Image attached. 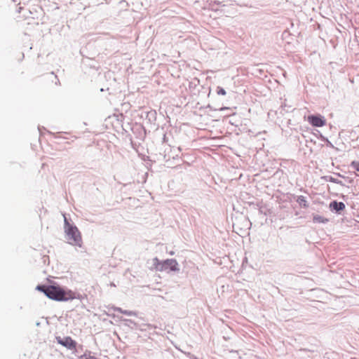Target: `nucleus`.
<instances>
[{
	"label": "nucleus",
	"instance_id": "obj_4",
	"mask_svg": "<svg viewBox=\"0 0 359 359\" xmlns=\"http://www.w3.org/2000/svg\"><path fill=\"white\" fill-rule=\"evenodd\" d=\"M309 123L314 127H323L326 124L325 118L321 115H311L307 118Z\"/></svg>",
	"mask_w": 359,
	"mask_h": 359
},
{
	"label": "nucleus",
	"instance_id": "obj_1",
	"mask_svg": "<svg viewBox=\"0 0 359 359\" xmlns=\"http://www.w3.org/2000/svg\"><path fill=\"white\" fill-rule=\"evenodd\" d=\"M36 290L43 292L49 299L58 302L68 301L74 297L72 291H66L60 286L38 285Z\"/></svg>",
	"mask_w": 359,
	"mask_h": 359
},
{
	"label": "nucleus",
	"instance_id": "obj_8",
	"mask_svg": "<svg viewBox=\"0 0 359 359\" xmlns=\"http://www.w3.org/2000/svg\"><path fill=\"white\" fill-rule=\"evenodd\" d=\"M297 202L304 208L308 207V202L306 201V198L304 196H299L297 197Z\"/></svg>",
	"mask_w": 359,
	"mask_h": 359
},
{
	"label": "nucleus",
	"instance_id": "obj_5",
	"mask_svg": "<svg viewBox=\"0 0 359 359\" xmlns=\"http://www.w3.org/2000/svg\"><path fill=\"white\" fill-rule=\"evenodd\" d=\"M170 269L172 271H179L178 263L174 259H166L161 264V271Z\"/></svg>",
	"mask_w": 359,
	"mask_h": 359
},
{
	"label": "nucleus",
	"instance_id": "obj_9",
	"mask_svg": "<svg viewBox=\"0 0 359 359\" xmlns=\"http://www.w3.org/2000/svg\"><path fill=\"white\" fill-rule=\"evenodd\" d=\"M217 93L218 95H225L226 93V91H225V90L224 88H222V87L218 86L217 88Z\"/></svg>",
	"mask_w": 359,
	"mask_h": 359
},
{
	"label": "nucleus",
	"instance_id": "obj_10",
	"mask_svg": "<svg viewBox=\"0 0 359 359\" xmlns=\"http://www.w3.org/2000/svg\"><path fill=\"white\" fill-rule=\"evenodd\" d=\"M351 166L356 170L357 171H359V162L358 161H353L351 163Z\"/></svg>",
	"mask_w": 359,
	"mask_h": 359
},
{
	"label": "nucleus",
	"instance_id": "obj_3",
	"mask_svg": "<svg viewBox=\"0 0 359 359\" xmlns=\"http://www.w3.org/2000/svg\"><path fill=\"white\" fill-rule=\"evenodd\" d=\"M56 340L58 344L66 347L70 350H75L76 347V342L73 340L70 337H66L62 338L60 337H56Z\"/></svg>",
	"mask_w": 359,
	"mask_h": 359
},
{
	"label": "nucleus",
	"instance_id": "obj_7",
	"mask_svg": "<svg viewBox=\"0 0 359 359\" xmlns=\"http://www.w3.org/2000/svg\"><path fill=\"white\" fill-rule=\"evenodd\" d=\"M328 221V219L318 215H315L313 217V222L314 223H327Z\"/></svg>",
	"mask_w": 359,
	"mask_h": 359
},
{
	"label": "nucleus",
	"instance_id": "obj_12",
	"mask_svg": "<svg viewBox=\"0 0 359 359\" xmlns=\"http://www.w3.org/2000/svg\"><path fill=\"white\" fill-rule=\"evenodd\" d=\"M225 109H229V107H222L220 109L221 111H223V110H225Z\"/></svg>",
	"mask_w": 359,
	"mask_h": 359
},
{
	"label": "nucleus",
	"instance_id": "obj_2",
	"mask_svg": "<svg viewBox=\"0 0 359 359\" xmlns=\"http://www.w3.org/2000/svg\"><path fill=\"white\" fill-rule=\"evenodd\" d=\"M64 231L69 244L79 248L82 247L83 241L80 231L76 226L71 224L66 217H65Z\"/></svg>",
	"mask_w": 359,
	"mask_h": 359
},
{
	"label": "nucleus",
	"instance_id": "obj_11",
	"mask_svg": "<svg viewBox=\"0 0 359 359\" xmlns=\"http://www.w3.org/2000/svg\"><path fill=\"white\" fill-rule=\"evenodd\" d=\"M118 311H120L121 313L126 314L128 316H130L131 315L130 312L122 311L121 309H118Z\"/></svg>",
	"mask_w": 359,
	"mask_h": 359
},
{
	"label": "nucleus",
	"instance_id": "obj_6",
	"mask_svg": "<svg viewBox=\"0 0 359 359\" xmlns=\"http://www.w3.org/2000/svg\"><path fill=\"white\" fill-rule=\"evenodd\" d=\"M345 204L342 202L332 201L330 204V208L337 212L342 211L345 209Z\"/></svg>",
	"mask_w": 359,
	"mask_h": 359
}]
</instances>
